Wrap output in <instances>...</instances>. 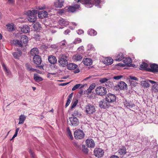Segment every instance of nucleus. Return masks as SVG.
Returning <instances> with one entry per match:
<instances>
[{
  "label": "nucleus",
  "instance_id": "obj_12",
  "mask_svg": "<svg viewBox=\"0 0 158 158\" xmlns=\"http://www.w3.org/2000/svg\"><path fill=\"white\" fill-rule=\"evenodd\" d=\"M148 71L153 73L158 72V65L153 64L150 65V69H148Z\"/></svg>",
  "mask_w": 158,
  "mask_h": 158
},
{
  "label": "nucleus",
  "instance_id": "obj_41",
  "mask_svg": "<svg viewBox=\"0 0 158 158\" xmlns=\"http://www.w3.org/2000/svg\"><path fill=\"white\" fill-rule=\"evenodd\" d=\"M73 115H75L77 117L81 116L82 114L78 111V110H75L74 111Z\"/></svg>",
  "mask_w": 158,
  "mask_h": 158
},
{
  "label": "nucleus",
  "instance_id": "obj_14",
  "mask_svg": "<svg viewBox=\"0 0 158 158\" xmlns=\"http://www.w3.org/2000/svg\"><path fill=\"white\" fill-rule=\"evenodd\" d=\"M64 1L56 0L54 2V5L56 8H61L63 6Z\"/></svg>",
  "mask_w": 158,
  "mask_h": 158
},
{
  "label": "nucleus",
  "instance_id": "obj_56",
  "mask_svg": "<svg viewBox=\"0 0 158 158\" xmlns=\"http://www.w3.org/2000/svg\"><path fill=\"white\" fill-rule=\"evenodd\" d=\"M19 128H18L16 129L15 134L14 135L15 136H17L18 135V132L19 130Z\"/></svg>",
  "mask_w": 158,
  "mask_h": 158
},
{
  "label": "nucleus",
  "instance_id": "obj_51",
  "mask_svg": "<svg viewBox=\"0 0 158 158\" xmlns=\"http://www.w3.org/2000/svg\"><path fill=\"white\" fill-rule=\"evenodd\" d=\"M123 76L122 75L115 76L113 77V79L116 80H119L121 78L123 77Z\"/></svg>",
  "mask_w": 158,
  "mask_h": 158
},
{
  "label": "nucleus",
  "instance_id": "obj_52",
  "mask_svg": "<svg viewBox=\"0 0 158 158\" xmlns=\"http://www.w3.org/2000/svg\"><path fill=\"white\" fill-rule=\"evenodd\" d=\"M8 29L9 31H13L14 30V28L12 25H9L7 26Z\"/></svg>",
  "mask_w": 158,
  "mask_h": 158
},
{
  "label": "nucleus",
  "instance_id": "obj_25",
  "mask_svg": "<svg viewBox=\"0 0 158 158\" xmlns=\"http://www.w3.org/2000/svg\"><path fill=\"white\" fill-rule=\"evenodd\" d=\"M123 62L125 65H129L132 62V60L130 57H127L123 59Z\"/></svg>",
  "mask_w": 158,
  "mask_h": 158
},
{
  "label": "nucleus",
  "instance_id": "obj_13",
  "mask_svg": "<svg viewBox=\"0 0 158 158\" xmlns=\"http://www.w3.org/2000/svg\"><path fill=\"white\" fill-rule=\"evenodd\" d=\"M34 63L37 64L39 65L41 64L42 62V60L39 56H34L33 58Z\"/></svg>",
  "mask_w": 158,
  "mask_h": 158
},
{
  "label": "nucleus",
  "instance_id": "obj_54",
  "mask_svg": "<svg viewBox=\"0 0 158 158\" xmlns=\"http://www.w3.org/2000/svg\"><path fill=\"white\" fill-rule=\"evenodd\" d=\"M92 90L88 88L85 91V93L88 95H89L91 92Z\"/></svg>",
  "mask_w": 158,
  "mask_h": 158
},
{
  "label": "nucleus",
  "instance_id": "obj_63",
  "mask_svg": "<svg viewBox=\"0 0 158 158\" xmlns=\"http://www.w3.org/2000/svg\"><path fill=\"white\" fill-rule=\"evenodd\" d=\"M110 158H119L117 156L113 155L110 157Z\"/></svg>",
  "mask_w": 158,
  "mask_h": 158
},
{
  "label": "nucleus",
  "instance_id": "obj_29",
  "mask_svg": "<svg viewBox=\"0 0 158 158\" xmlns=\"http://www.w3.org/2000/svg\"><path fill=\"white\" fill-rule=\"evenodd\" d=\"M26 118V117L25 116L23 115L22 114L20 116L19 118V124H23L24 123Z\"/></svg>",
  "mask_w": 158,
  "mask_h": 158
},
{
  "label": "nucleus",
  "instance_id": "obj_8",
  "mask_svg": "<svg viewBox=\"0 0 158 158\" xmlns=\"http://www.w3.org/2000/svg\"><path fill=\"white\" fill-rule=\"evenodd\" d=\"M104 151L100 148H96L94 151V154L95 156L98 157H101L104 155Z\"/></svg>",
  "mask_w": 158,
  "mask_h": 158
},
{
  "label": "nucleus",
  "instance_id": "obj_53",
  "mask_svg": "<svg viewBox=\"0 0 158 158\" xmlns=\"http://www.w3.org/2000/svg\"><path fill=\"white\" fill-rule=\"evenodd\" d=\"M95 86V84L93 83L90 86L89 88L92 90L94 88Z\"/></svg>",
  "mask_w": 158,
  "mask_h": 158
},
{
  "label": "nucleus",
  "instance_id": "obj_59",
  "mask_svg": "<svg viewBox=\"0 0 158 158\" xmlns=\"http://www.w3.org/2000/svg\"><path fill=\"white\" fill-rule=\"evenodd\" d=\"M130 78L131 80H138V79L135 77L130 76Z\"/></svg>",
  "mask_w": 158,
  "mask_h": 158
},
{
  "label": "nucleus",
  "instance_id": "obj_33",
  "mask_svg": "<svg viewBox=\"0 0 158 158\" xmlns=\"http://www.w3.org/2000/svg\"><path fill=\"white\" fill-rule=\"evenodd\" d=\"M82 57L80 55L77 54L73 56V59L76 61H80L82 59Z\"/></svg>",
  "mask_w": 158,
  "mask_h": 158
},
{
  "label": "nucleus",
  "instance_id": "obj_18",
  "mask_svg": "<svg viewBox=\"0 0 158 158\" xmlns=\"http://www.w3.org/2000/svg\"><path fill=\"white\" fill-rule=\"evenodd\" d=\"M83 64L85 65L89 66L92 64V60L89 58H84L83 60Z\"/></svg>",
  "mask_w": 158,
  "mask_h": 158
},
{
  "label": "nucleus",
  "instance_id": "obj_2",
  "mask_svg": "<svg viewBox=\"0 0 158 158\" xmlns=\"http://www.w3.org/2000/svg\"><path fill=\"white\" fill-rule=\"evenodd\" d=\"M28 41L27 37L25 35H22L20 41L19 40H13V43L19 47H22L23 44H26Z\"/></svg>",
  "mask_w": 158,
  "mask_h": 158
},
{
  "label": "nucleus",
  "instance_id": "obj_10",
  "mask_svg": "<svg viewBox=\"0 0 158 158\" xmlns=\"http://www.w3.org/2000/svg\"><path fill=\"white\" fill-rule=\"evenodd\" d=\"M71 124L72 126H76L79 123L78 120L75 117H72L69 118Z\"/></svg>",
  "mask_w": 158,
  "mask_h": 158
},
{
  "label": "nucleus",
  "instance_id": "obj_23",
  "mask_svg": "<svg viewBox=\"0 0 158 158\" xmlns=\"http://www.w3.org/2000/svg\"><path fill=\"white\" fill-rule=\"evenodd\" d=\"M118 86L121 90L126 89L127 87V85L123 81H121L118 84Z\"/></svg>",
  "mask_w": 158,
  "mask_h": 158
},
{
  "label": "nucleus",
  "instance_id": "obj_15",
  "mask_svg": "<svg viewBox=\"0 0 158 158\" xmlns=\"http://www.w3.org/2000/svg\"><path fill=\"white\" fill-rule=\"evenodd\" d=\"M80 7V6L78 4L74 5L73 6H70L68 8V12H74L77 9H78Z\"/></svg>",
  "mask_w": 158,
  "mask_h": 158
},
{
  "label": "nucleus",
  "instance_id": "obj_5",
  "mask_svg": "<svg viewBox=\"0 0 158 158\" xmlns=\"http://www.w3.org/2000/svg\"><path fill=\"white\" fill-rule=\"evenodd\" d=\"M96 92L97 94L103 96L106 94L107 90L104 87L99 86L96 89Z\"/></svg>",
  "mask_w": 158,
  "mask_h": 158
},
{
  "label": "nucleus",
  "instance_id": "obj_24",
  "mask_svg": "<svg viewBox=\"0 0 158 158\" xmlns=\"http://www.w3.org/2000/svg\"><path fill=\"white\" fill-rule=\"evenodd\" d=\"M113 60L110 57H107L104 60V64L107 65H109L112 64L113 63Z\"/></svg>",
  "mask_w": 158,
  "mask_h": 158
},
{
  "label": "nucleus",
  "instance_id": "obj_11",
  "mask_svg": "<svg viewBox=\"0 0 158 158\" xmlns=\"http://www.w3.org/2000/svg\"><path fill=\"white\" fill-rule=\"evenodd\" d=\"M86 143L88 147L93 148L95 146V143L92 139H88L86 140Z\"/></svg>",
  "mask_w": 158,
  "mask_h": 158
},
{
  "label": "nucleus",
  "instance_id": "obj_37",
  "mask_svg": "<svg viewBox=\"0 0 158 158\" xmlns=\"http://www.w3.org/2000/svg\"><path fill=\"white\" fill-rule=\"evenodd\" d=\"M124 106L128 108H132L135 105L130 103L126 102L124 103Z\"/></svg>",
  "mask_w": 158,
  "mask_h": 158
},
{
  "label": "nucleus",
  "instance_id": "obj_7",
  "mask_svg": "<svg viewBox=\"0 0 158 158\" xmlns=\"http://www.w3.org/2000/svg\"><path fill=\"white\" fill-rule=\"evenodd\" d=\"M106 99L109 104L113 103L115 101L116 97L114 94L108 93L106 96Z\"/></svg>",
  "mask_w": 158,
  "mask_h": 158
},
{
  "label": "nucleus",
  "instance_id": "obj_32",
  "mask_svg": "<svg viewBox=\"0 0 158 158\" xmlns=\"http://www.w3.org/2000/svg\"><path fill=\"white\" fill-rule=\"evenodd\" d=\"M88 34L91 36L96 35L97 34V32L94 29H90L88 31Z\"/></svg>",
  "mask_w": 158,
  "mask_h": 158
},
{
  "label": "nucleus",
  "instance_id": "obj_39",
  "mask_svg": "<svg viewBox=\"0 0 158 158\" xmlns=\"http://www.w3.org/2000/svg\"><path fill=\"white\" fill-rule=\"evenodd\" d=\"M78 102V100L77 99L75 101L73 99L72 102V105L71 106V109H73L77 105V104Z\"/></svg>",
  "mask_w": 158,
  "mask_h": 158
},
{
  "label": "nucleus",
  "instance_id": "obj_22",
  "mask_svg": "<svg viewBox=\"0 0 158 158\" xmlns=\"http://www.w3.org/2000/svg\"><path fill=\"white\" fill-rule=\"evenodd\" d=\"M48 60L49 62L52 64H54L57 62V60L56 57L52 56H49Z\"/></svg>",
  "mask_w": 158,
  "mask_h": 158
},
{
  "label": "nucleus",
  "instance_id": "obj_31",
  "mask_svg": "<svg viewBox=\"0 0 158 158\" xmlns=\"http://www.w3.org/2000/svg\"><path fill=\"white\" fill-rule=\"evenodd\" d=\"M84 87V85H83L81 84H77L72 89V90L74 91L79 88H82Z\"/></svg>",
  "mask_w": 158,
  "mask_h": 158
},
{
  "label": "nucleus",
  "instance_id": "obj_60",
  "mask_svg": "<svg viewBox=\"0 0 158 158\" xmlns=\"http://www.w3.org/2000/svg\"><path fill=\"white\" fill-rule=\"evenodd\" d=\"M70 32V31L69 29H67V30H65L64 32V34L65 35L69 33Z\"/></svg>",
  "mask_w": 158,
  "mask_h": 158
},
{
  "label": "nucleus",
  "instance_id": "obj_34",
  "mask_svg": "<svg viewBox=\"0 0 158 158\" xmlns=\"http://www.w3.org/2000/svg\"><path fill=\"white\" fill-rule=\"evenodd\" d=\"M152 91L154 92H158V82L155 83L153 86Z\"/></svg>",
  "mask_w": 158,
  "mask_h": 158
},
{
  "label": "nucleus",
  "instance_id": "obj_58",
  "mask_svg": "<svg viewBox=\"0 0 158 158\" xmlns=\"http://www.w3.org/2000/svg\"><path fill=\"white\" fill-rule=\"evenodd\" d=\"M29 153H30V155L33 158H34V153L32 152V151L31 150H30V151H29Z\"/></svg>",
  "mask_w": 158,
  "mask_h": 158
},
{
  "label": "nucleus",
  "instance_id": "obj_28",
  "mask_svg": "<svg viewBox=\"0 0 158 158\" xmlns=\"http://www.w3.org/2000/svg\"><path fill=\"white\" fill-rule=\"evenodd\" d=\"M26 67L27 70L31 72H34L36 70V69L32 68L29 64L27 63L26 64Z\"/></svg>",
  "mask_w": 158,
  "mask_h": 158
},
{
  "label": "nucleus",
  "instance_id": "obj_42",
  "mask_svg": "<svg viewBox=\"0 0 158 158\" xmlns=\"http://www.w3.org/2000/svg\"><path fill=\"white\" fill-rule=\"evenodd\" d=\"M40 27V24L38 23H36L33 26V27L35 30H38Z\"/></svg>",
  "mask_w": 158,
  "mask_h": 158
},
{
  "label": "nucleus",
  "instance_id": "obj_38",
  "mask_svg": "<svg viewBox=\"0 0 158 158\" xmlns=\"http://www.w3.org/2000/svg\"><path fill=\"white\" fill-rule=\"evenodd\" d=\"M2 67H3L4 70L5 71L6 74L7 75L9 76L10 74V72L7 69L6 65L4 64H3Z\"/></svg>",
  "mask_w": 158,
  "mask_h": 158
},
{
  "label": "nucleus",
  "instance_id": "obj_40",
  "mask_svg": "<svg viewBox=\"0 0 158 158\" xmlns=\"http://www.w3.org/2000/svg\"><path fill=\"white\" fill-rule=\"evenodd\" d=\"M67 132L68 135L69 136L71 139H73V136L72 135L71 131L69 128H67Z\"/></svg>",
  "mask_w": 158,
  "mask_h": 158
},
{
  "label": "nucleus",
  "instance_id": "obj_64",
  "mask_svg": "<svg viewBox=\"0 0 158 158\" xmlns=\"http://www.w3.org/2000/svg\"><path fill=\"white\" fill-rule=\"evenodd\" d=\"M155 123L156 124H158V117H156L155 120Z\"/></svg>",
  "mask_w": 158,
  "mask_h": 158
},
{
  "label": "nucleus",
  "instance_id": "obj_3",
  "mask_svg": "<svg viewBox=\"0 0 158 158\" xmlns=\"http://www.w3.org/2000/svg\"><path fill=\"white\" fill-rule=\"evenodd\" d=\"M59 58L58 62L61 66L64 67L68 65V56L66 55L60 54L59 55Z\"/></svg>",
  "mask_w": 158,
  "mask_h": 158
},
{
  "label": "nucleus",
  "instance_id": "obj_6",
  "mask_svg": "<svg viewBox=\"0 0 158 158\" xmlns=\"http://www.w3.org/2000/svg\"><path fill=\"white\" fill-rule=\"evenodd\" d=\"M74 135L76 139H83L85 135L83 132L81 130H77L74 133Z\"/></svg>",
  "mask_w": 158,
  "mask_h": 158
},
{
  "label": "nucleus",
  "instance_id": "obj_50",
  "mask_svg": "<svg viewBox=\"0 0 158 158\" xmlns=\"http://www.w3.org/2000/svg\"><path fill=\"white\" fill-rule=\"evenodd\" d=\"M88 50H94V48L93 46L91 44H89L88 45Z\"/></svg>",
  "mask_w": 158,
  "mask_h": 158
},
{
  "label": "nucleus",
  "instance_id": "obj_43",
  "mask_svg": "<svg viewBox=\"0 0 158 158\" xmlns=\"http://www.w3.org/2000/svg\"><path fill=\"white\" fill-rule=\"evenodd\" d=\"M82 151L85 154H87L88 152V150L85 145L82 146Z\"/></svg>",
  "mask_w": 158,
  "mask_h": 158
},
{
  "label": "nucleus",
  "instance_id": "obj_44",
  "mask_svg": "<svg viewBox=\"0 0 158 158\" xmlns=\"http://www.w3.org/2000/svg\"><path fill=\"white\" fill-rule=\"evenodd\" d=\"M34 38L36 40H39L40 39V35L37 33L34 34Z\"/></svg>",
  "mask_w": 158,
  "mask_h": 158
},
{
  "label": "nucleus",
  "instance_id": "obj_35",
  "mask_svg": "<svg viewBox=\"0 0 158 158\" xmlns=\"http://www.w3.org/2000/svg\"><path fill=\"white\" fill-rule=\"evenodd\" d=\"M148 66V64L144 62H142L140 65V67L141 69L145 70L146 69Z\"/></svg>",
  "mask_w": 158,
  "mask_h": 158
},
{
  "label": "nucleus",
  "instance_id": "obj_9",
  "mask_svg": "<svg viewBox=\"0 0 158 158\" xmlns=\"http://www.w3.org/2000/svg\"><path fill=\"white\" fill-rule=\"evenodd\" d=\"M110 105L106 99H103L99 102V107L101 108L105 109L108 108Z\"/></svg>",
  "mask_w": 158,
  "mask_h": 158
},
{
  "label": "nucleus",
  "instance_id": "obj_1",
  "mask_svg": "<svg viewBox=\"0 0 158 158\" xmlns=\"http://www.w3.org/2000/svg\"><path fill=\"white\" fill-rule=\"evenodd\" d=\"M38 13L39 18H45L48 15V12L45 11L39 12L37 10H29L26 12V14L28 15V19L30 22H33L36 20L37 15Z\"/></svg>",
  "mask_w": 158,
  "mask_h": 158
},
{
  "label": "nucleus",
  "instance_id": "obj_26",
  "mask_svg": "<svg viewBox=\"0 0 158 158\" xmlns=\"http://www.w3.org/2000/svg\"><path fill=\"white\" fill-rule=\"evenodd\" d=\"M77 65L73 63H70L68 64L67 68L69 70H74L77 67Z\"/></svg>",
  "mask_w": 158,
  "mask_h": 158
},
{
  "label": "nucleus",
  "instance_id": "obj_55",
  "mask_svg": "<svg viewBox=\"0 0 158 158\" xmlns=\"http://www.w3.org/2000/svg\"><path fill=\"white\" fill-rule=\"evenodd\" d=\"M77 33L79 35H81L84 33V31L82 30H79L77 31Z\"/></svg>",
  "mask_w": 158,
  "mask_h": 158
},
{
  "label": "nucleus",
  "instance_id": "obj_17",
  "mask_svg": "<svg viewBox=\"0 0 158 158\" xmlns=\"http://www.w3.org/2000/svg\"><path fill=\"white\" fill-rule=\"evenodd\" d=\"M59 25L61 26L66 27L69 24V22L66 21L65 19L60 18L58 22Z\"/></svg>",
  "mask_w": 158,
  "mask_h": 158
},
{
  "label": "nucleus",
  "instance_id": "obj_61",
  "mask_svg": "<svg viewBox=\"0 0 158 158\" xmlns=\"http://www.w3.org/2000/svg\"><path fill=\"white\" fill-rule=\"evenodd\" d=\"M148 82H149V83H150L152 84H155L156 82H155L154 81L152 80H148Z\"/></svg>",
  "mask_w": 158,
  "mask_h": 158
},
{
  "label": "nucleus",
  "instance_id": "obj_47",
  "mask_svg": "<svg viewBox=\"0 0 158 158\" xmlns=\"http://www.w3.org/2000/svg\"><path fill=\"white\" fill-rule=\"evenodd\" d=\"M81 42V40L79 38H77L75 39L73 41V43L77 44Z\"/></svg>",
  "mask_w": 158,
  "mask_h": 158
},
{
  "label": "nucleus",
  "instance_id": "obj_20",
  "mask_svg": "<svg viewBox=\"0 0 158 158\" xmlns=\"http://www.w3.org/2000/svg\"><path fill=\"white\" fill-rule=\"evenodd\" d=\"M39 51L37 48H34L30 51V54L32 56H38Z\"/></svg>",
  "mask_w": 158,
  "mask_h": 158
},
{
  "label": "nucleus",
  "instance_id": "obj_27",
  "mask_svg": "<svg viewBox=\"0 0 158 158\" xmlns=\"http://www.w3.org/2000/svg\"><path fill=\"white\" fill-rule=\"evenodd\" d=\"M118 152L121 155H125L126 152V148H125L122 147L118 151Z\"/></svg>",
  "mask_w": 158,
  "mask_h": 158
},
{
  "label": "nucleus",
  "instance_id": "obj_48",
  "mask_svg": "<svg viewBox=\"0 0 158 158\" xmlns=\"http://www.w3.org/2000/svg\"><path fill=\"white\" fill-rule=\"evenodd\" d=\"M73 145L77 148L78 149H80L81 148V146L77 143H73Z\"/></svg>",
  "mask_w": 158,
  "mask_h": 158
},
{
  "label": "nucleus",
  "instance_id": "obj_30",
  "mask_svg": "<svg viewBox=\"0 0 158 158\" xmlns=\"http://www.w3.org/2000/svg\"><path fill=\"white\" fill-rule=\"evenodd\" d=\"M34 79L37 82L42 81L43 79L41 77L38 75L37 74H34Z\"/></svg>",
  "mask_w": 158,
  "mask_h": 158
},
{
  "label": "nucleus",
  "instance_id": "obj_36",
  "mask_svg": "<svg viewBox=\"0 0 158 158\" xmlns=\"http://www.w3.org/2000/svg\"><path fill=\"white\" fill-rule=\"evenodd\" d=\"M59 44L61 48H63L66 46L67 44L65 40H64L60 43Z\"/></svg>",
  "mask_w": 158,
  "mask_h": 158
},
{
  "label": "nucleus",
  "instance_id": "obj_19",
  "mask_svg": "<svg viewBox=\"0 0 158 158\" xmlns=\"http://www.w3.org/2000/svg\"><path fill=\"white\" fill-rule=\"evenodd\" d=\"M17 52H14L13 55L15 58L19 59V57L21 56L22 52L19 49H17Z\"/></svg>",
  "mask_w": 158,
  "mask_h": 158
},
{
  "label": "nucleus",
  "instance_id": "obj_49",
  "mask_svg": "<svg viewBox=\"0 0 158 158\" xmlns=\"http://www.w3.org/2000/svg\"><path fill=\"white\" fill-rule=\"evenodd\" d=\"M72 99H70L69 98H68L67 102L65 105L66 107H67L69 105L71 102V101Z\"/></svg>",
  "mask_w": 158,
  "mask_h": 158
},
{
  "label": "nucleus",
  "instance_id": "obj_21",
  "mask_svg": "<svg viewBox=\"0 0 158 158\" xmlns=\"http://www.w3.org/2000/svg\"><path fill=\"white\" fill-rule=\"evenodd\" d=\"M21 31L25 33H28L30 31V28L27 25H23L21 28Z\"/></svg>",
  "mask_w": 158,
  "mask_h": 158
},
{
  "label": "nucleus",
  "instance_id": "obj_45",
  "mask_svg": "<svg viewBox=\"0 0 158 158\" xmlns=\"http://www.w3.org/2000/svg\"><path fill=\"white\" fill-rule=\"evenodd\" d=\"M143 85L144 86L146 87H148L150 86V85L148 80L144 81L143 83Z\"/></svg>",
  "mask_w": 158,
  "mask_h": 158
},
{
  "label": "nucleus",
  "instance_id": "obj_46",
  "mask_svg": "<svg viewBox=\"0 0 158 158\" xmlns=\"http://www.w3.org/2000/svg\"><path fill=\"white\" fill-rule=\"evenodd\" d=\"M108 80H109L108 79L106 78H102L101 79H100L99 80V81L102 83H104L105 82H106V83H107L108 82H107V81Z\"/></svg>",
  "mask_w": 158,
  "mask_h": 158
},
{
  "label": "nucleus",
  "instance_id": "obj_16",
  "mask_svg": "<svg viewBox=\"0 0 158 158\" xmlns=\"http://www.w3.org/2000/svg\"><path fill=\"white\" fill-rule=\"evenodd\" d=\"M124 55L121 52L118 53L114 56V60L116 61H120L124 59Z\"/></svg>",
  "mask_w": 158,
  "mask_h": 158
},
{
  "label": "nucleus",
  "instance_id": "obj_62",
  "mask_svg": "<svg viewBox=\"0 0 158 158\" xmlns=\"http://www.w3.org/2000/svg\"><path fill=\"white\" fill-rule=\"evenodd\" d=\"M36 68H39L40 69H43V66L42 65L36 66Z\"/></svg>",
  "mask_w": 158,
  "mask_h": 158
},
{
  "label": "nucleus",
  "instance_id": "obj_4",
  "mask_svg": "<svg viewBox=\"0 0 158 158\" xmlns=\"http://www.w3.org/2000/svg\"><path fill=\"white\" fill-rule=\"evenodd\" d=\"M85 108L87 115L89 116L93 114L96 111L95 106L92 104H89L86 106Z\"/></svg>",
  "mask_w": 158,
  "mask_h": 158
},
{
  "label": "nucleus",
  "instance_id": "obj_57",
  "mask_svg": "<svg viewBox=\"0 0 158 158\" xmlns=\"http://www.w3.org/2000/svg\"><path fill=\"white\" fill-rule=\"evenodd\" d=\"M38 8L39 10H43L45 9L46 6H40Z\"/></svg>",
  "mask_w": 158,
  "mask_h": 158
}]
</instances>
